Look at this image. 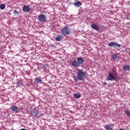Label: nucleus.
Returning a JSON list of instances; mask_svg holds the SVG:
<instances>
[{"mask_svg": "<svg viewBox=\"0 0 130 130\" xmlns=\"http://www.w3.org/2000/svg\"><path fill=\"white\" fill-rule=\"evenodd\" d=\"M108 45H109V46H110L111 47H114V48L118 47V48H119L121 47V46L119 44L115 43L113 42L109 43Z\"/></svg>", "mask_w": 130, "mask_h": 130, "instance_id": "nucleus-4", "label": "nucleus"}, {"mask_svg": "<svg viewBox=\"0 0 130 130\" xmlns=\"http://www.w3.org/2000/svg\"><path fill=\"white\" fill-rule=\"evenodd\" d=\"M75 98L79 99L81 97V95L80 93H76L74 95Z\"/></svg>", "mask_w": 130, "mask_h": 130, "instance_id": "nucleus-21", "label": "nucleus"}, {"mask_svg": "<svg viewBox=\"0 0 130 130\" xmlns=\"http://www.w3.org/2000/svg\"><path fill=\"white\" fill-rule=\"evenodd\" d=\"M91 28L94 29V30H96V31L99 30V26L96 25V24H93L91 25Z\"/></svg>", "mask_w": 130, "mask_h": 130, "instance_id": "nucleus-12", "label": "nucleus"}, {"mask_svg": "<svg viewBox=\"0 0 130 130\" xmlns=\"http://www.w3.org/2000/svg\"><path fill=\"white\" fill-rule=\"evenodd\" d=\"M113 75L110 73L106 78V81H114L115 80V77H117V73H116L115 70L113 71Z\"/></svg>", "mask_w": 130, "mask_h": 130, "instance_id": "nucleus-1", "label": "nucleus"}, {"mask_svg": "<svg viewBox=\"0 0 130 130\" xmlns=\"http://www.w3.org/2000/svg\"><path fill=\"white\" fill-rule=\"evenodd\" d=\"M13 13L14 14H18V12L16 10H14Z\"/></svg>", "mask_w": 130, "mask_h": 130, "instance_id": "nucleus-22", "label": "nucleus"}, {"mask_svg": "<svg viewBox=\"0 0 130 130\" xmlns=\"http://www.w3.org/2000/svg\"><path fill=\"white\" fill-rule=\"evenodd\" d=\"M61 39H62V36L61 35L58 36L55 38L56 41H61Z\"/></svg>", "mask_w": 130, "mask_h": 130, "instance_id": "nucleus-17", "label": "nucleus"}, {"mask_svg": "<svg viewBox=\"0 0 130 130\" xmlns=\"http://www.w3.org/2000/svg\"><path fill=\"white\" fill-rule=\"evenodd\" d=\"M84 59L79 57L77 58V62L78 63V65L80 66V64H83L84 63Z\"/></svg>", "mask_w": 130, "mask_h": 130, "instance_id": "nucleus-10", "label": "nucleus"}, {"mask_svg": "<svg viewBox=\"0 0 130 130\" xmlns=\"http://www.w3.org/2000/svg\"><path fill=\"white\" fill-rule=\"evenodd\" d=\"M1 10H5L6 9V4H2L0 5Z\"/></svg>", "mask_w": 130, "mask_h": 130, "instance_id": "nucleus-20", "label": "nucleus"}, {"mask_svg": "<svg viewBox=\"0 0 130 130\" xmlns=\"http://www.w3.org/2000/svg\"><path fill=\"white\" fill-rule=\"evenodd\" d=\"M71 64L73 66V67H74V68H78V67H79V63L77 61V60H73Z\"/></svg>", "mask_w": 130, "mask_h": 130, "instance_id": "nucleus-8", "label": "nucleus"}, {"mask_svg": "<svg viewBox=\"0 0 130 130\" xmlns=\"http://www.w3.org/2000/svg\"><path fill=\"white\" fill-rule=\"evenodd\" d=\"M35 82L36 84H42V79H41V78L39 77V78H36L35 79Z\"/></svg>", "mask_w": 130, "mask_h": 130, "instance_id": "nucleus-9", "label": "nucleus"}, {"mask_svg": "<svg viewBox=\"0 0 130 130\" xmlns=\"http://www.w3.org/2000/svg\"><path fill=\"white\" fill-rule=\"evenodd\" d=\"M119 58V56L117 54H114L112 55V58L114 60H115V59H117V58Z\"/></svg>", "mask_w": 130, "mask_h": 130, "instance_id": "nucleus-15", "label": "nucleus"}, {"mask_svg": "<svg viewBox=\"0 0 130 130\" xmlns=\"http://www.w3.org/2000/svg\"><path fill=\"white\" fill-rule=\"evenodd\" d=\"M74 6L77 8H80L82 6V3L80 1H78L77 3L74 4Z\"/></svg>", "mask_w": 130, "mask_h": 130, "instance_id": "nucleus-14", "label": "nucleus"}, {"mask_svg": "<svg viewBox=\"0 0 130 130\" xmlns=\"http://www.w3.org/2000/svg\"><path fill=\"white\" fill-rule=\"evenodd\" d=\"M85 74L83 71L78 69L77 70V78L80 81H83L84 78H85Z\"/></svg>", "mask_w": 130, "mask_h": 130, "instance_id": "nucleus-2", "label": "nucleus"}, {"mask_svg": "<svg viewBox=\"0 0 130 130\" xmlns=\"http://www.w3.org/2000/svg\"><path fill=\"white\" fill-rule=\"evenodd\" d=\"M11 109L12 111H13V112H15V113H18L19 112V109L16 106H13Z\"/></svg>", "mask_w": 130, "mask_h": 130, "instance_id": "nucleus-7", "label": "nucleus"}, {"mask_svg": "<svg viewBox=\"0 0 130 130\" xmlns=\"http://www.w3.org/2000/svg\"><path fill=\"white\" fill-rule=\"evenodd\" d=\"M16 86L17 87H21V86H23V83H22V81H18L17 83H16Z\"/></svg>", "mask_w": 130, "mask_h": 130, "instance_id": "nucleus-16", "label": "nucleus"}, {"mask_svg": "<svg viewBox=\"0 0 130 130\" xmlns=\"http://www.w3.org/2000/svg\"><path fill=\"white\" fill-rule=\"evenodd\" d=\"M119 130H124V129L120 128Z\"/></svg>", "mask_w": 130, "mask_h": 130, "instance_id": "nucleus-23", "label": "nucleus"}, {"mask_svg": "<svg viewBox=\"0 0 130 130\" xmlns=\"http://www.w3.org/2000/svg\"><path fill=\"white\" fill-rule=\"evenodd\" d=\"M125 114L127 115V116H129L130 117V111L129 110L126 109L124 111Z\"/></svg>", "mask_w": 130, "mask_h": 130, "instance_id": "nucleus-18", "label": "nucleus"}, {"mask_svg": "<svg viewBox=\"0 0 130 130\" xmlns=\"http://www.w3.org/2000/svg\"><path fill=\"white\" fill-rule=\"evenodd\" d=\"M39 20L40 22H46V16L44 15L43 14H41L39 16Z\"/></svg>", "mask_w": 130, "mask_h": 130, "instance_id": "nucleus-5", "label": "nucleus"}, {"mask_svg": "<svg viewBox=\"0 0 130 130\" xmlns=\"http://www.w3.org/2000/svg\"><path fill=\"white\" fill-rule=\"evenodd\" d=\"M104 85H106V82L104 83Z\"/></svg>", "mask_w": 130, "mask_h": 130, "instance_id": "nucleus-24", "label": "nucleus"}, {"mask_svg": "<svg viewBox=\"0 0 130 130\" xmlns=\"http://www.w3.org/2000/svg\"><path fill=\"white\" fill-rule=\"evenodd\" d=\"M123 70L124 71H130V67L128 65H125L123 67Z\"/></svg>", "mask_w": 130, "mask_h": 130, "instance_id": "nucleus-13", "label": "nucleus"}, {"mask_svg": "<svg viewBox=\"0 0 130 130\" xmlns=\"http://www.w3.org/2000/svg\"><path fill=\"white\" fill-rule=\"evenodd\" d=\"M30 10H31V9L28 6L25 5L22 8L23 13H29V12H30Z\"/></svg>", "mask_w": 130, "mask_h": 130, "instance_id": "nucleus-6", "label": "nucleus"}, {"mask_svg": "<svg viewBox=\"0 0 130 130\" xmlns=\"http://www.w3.org/2000/svg\"><path fill=\"white\" fill-rule=\"evenodd\" d=\"M71 32L72 31L71 30V29H70V28H69V27L68 26L64 27L61 30L62 34L64 36H67V35H70Z\"/></svg>", "mask_w": 130, "mask_h": 130, "instance_id": "nucleus-3", "label": "nucleus"}, {"mask_svg": "<svg viewBox=\"0 0 130 130\" xmlns=\"http://www.w3.org/2000/svg\"><path fill=\"white\" fill-rule=\"evenodd\" d=\"M31 114H35V116L37 117V116L39 115V112L37 111V110L33 109V110L31 111Z\"/></svg>", "mask_w": 130, "mask_h": 130, "instance_id": "nucleus-11", "label": "nucleus"}, {"mask_svg": "<svg viewBox=\"0 0 130 130\" xmlns=\"http://www.w3.org/2000/svg\"><path fill=\"white\" fill-rule=\"evenodd\" d=\"M105 128L107 130H112V128L111 127V126H110V125H106L105 126Z\"/></svg>", "mask_w": 130, "mask_h": 130, "instance_id": "nucleus-19", "label": "nucleus"}]
</instances>
